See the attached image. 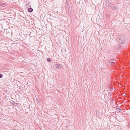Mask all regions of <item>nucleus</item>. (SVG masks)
I'll return each mask as SVG.
<instances>
[{
    "instance_id": "obj_6",
    "label": "nucleus",
    "mask_w": 130,
    "mask_h": 130,
    "mask_svg": "<svg viewBox=\"0 0 130 130\" xmlns=\"http://www.w3.org/2000/svg\"><path fill=\"white\" fill-rule=\"evenodd\" d=\"M47 60L48 62H50L51 61L50 58H48L47 59Z\"/></svg>"
},
{
    "instance_id": "obj_5",
    "label": "nucleus",
    "mask_w": 130,
    "mask_h": 130,
    "mask_svg": "<svg viewBox=\"0 0 130 130\" xmlns=\"http://www.w3.org/2000/svg\"><path fill=\"white\" fill-rule=\"evenodd\" d=\"M6 4V3H0V6H2L5 5Z\"/></svg>"
},
{
    "instance_id": "obj_8",
    "label": "nucleus",
    "mask_w": 130,
    "mask_h": 130,
    "mask_svg": "<svg viewBox=\"0 0 130 130\" xmlns=\"http://www.w3.org/2000/svg\"><path fill=\"white\" fill-rule=\"evenodd\" d=\"M119 112L122 111V110L121 109H119Z\"/></svg>"
},
{
    "instance_id": "obj_4",
    "label": "nucleus",
    "mask_w": 130,
    "mask_h": 130,
    "mask_svg": "<svg viewBox=\"0 0 130 130\" xmlns=\"http://www.w3.org/2000/svg\"><path fill=\"white\" fill-rule=\"evenodd\" d=\"M28 11L30 12H32L33 11V9L32 8H30L28 9Z\"/></svg>"
},
{
    "instance_id": "obj_9",
    "label": "nucleus",
    "mask_w": 130,
    "mask_h": 130,
    "mask_svg": "<svg viewBox=\"0 0 130 130\" xmlns=\"http://www.w3.org/2000/svg\"><path fill=\"white\" fill-rule=\"evenodd\" d=\"M129 127H130V124H129Z\"/></svg>"
},
{
    "instance_id": "obj_2",
    "label": "nucleus",
    "mask_w": 130,
    "mask_h": 130,
    "mask_svg": "<svg viewBox=\"0 0 130 130\" xmlns=\"http://www.w3.org/2000/svg\"><path fill=\"white\" fill-rule=\"evenodd\" d=\"M116 61L113 59H111L109 60V63H111V64L114 65V64Z\"/></svg>"
},
{
    "instance_id": "obj_1",
    "label": "nucleus",
    "mask_w": 130,
    "mask_h": 130,
    "mask_svg": "<svg viewBox=\"0 0 130 130\" xmlns=\"http://www.w3.org/2000/svg\"><path fill=\"white\" fill-rule=\"evenodd\" d=\"M125 40V37L124 36H122L119 39V41L120 43L123 44L124 43Z\"/></svg>"
},
{
    "instance_id": "obj_10",
    "label": "nucleus",
    "mask_w": 130,
    "mask_h": 130,
    "mask_svg": "<svg viewBox=\"0 0 130 130\" xmlns=\"http://www.w3.org/2000/svg\"><path fill=\"white\" fill-rule=\"evenodd\" d=\"M13 130H16V129H14Z\"/></svg>"
},
{
    "instance_id": "obj_3",
    "label": "nucleus",
    "mask_w": 130,
    "mask_h": 130,
    "mask_svg": "<svg viewBox=\"0 0 130 130\" xmlns=\"http://www.w3.org/2000/svg\"><path fill=\"white\" fill-rule=\"evenodd\" d=\"M55 68H61V65L58 64H56L54 65Z\"/></svg>"
},
{
    "instance_id": "obj_7",
    "label": "nucleus",
    "mask_w": 130,
    "mask_h": 130,
    "mask_svg": "<svg viewBox=\"0 0 130 130\" xmlns=\"http://www.w3.org/2000/svg\"><path fill=\"white\" fill-rule=\"evenodd\" d=\"M3 75L2 74H0V78H1L2 77Z\"/></svg>"
}]
</instances>
